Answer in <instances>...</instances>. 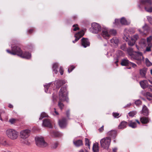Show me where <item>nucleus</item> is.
Instances as JSON below:
<instances>
[{"mask_svg":"<svg viewBox=\"0 0 152 152\" xmlns=\"http://www.w3.org/2000/svg\"><path fill=\"white\" fill-rule=\"evenodd\" d=\"M146 73V71L145 69H141L140 71V75L142 77H144Z\"/></svg>","mask_w":152,"mask_h":152,"instance_id":"nucleus-38","label":"nucleus"},{"mask_svg":"<svg viewBox=\"0 0 152 152\" xmlns=\"http://www.w3.org/2000/svg\"><path fill=\"white\" fill-rule=\"evenodd\" d=\"M101 35L104 38L106 39H108L110 36L109 30L107 28L102 29Z\"/></svg>","mask_w":152,"mask_h":152,"instance_id":"nucleus-11","label":"nucleus"},{"mask_svg":"<svg viewBox=\"0 0 152 152\" xmlns=\"http://www.w3.org/2000/svg\"><path fill=\"white\" fill-rule=\"evenodd\" d=\"M30 132L31 131L29 129H26L22 130L20 132V137L22 139H26L30 135Z\"/></svg>","mask_w":152,"mask_h":152,"instance_id":"nucleus-9","label":"nucleus"},{"mask_svg":"<svg viewBox=\"0 0 152 152\" xmlns=\"http://www.w3.org/2000/svg\"><path fill=\"white\" fill-rule=\"evenodd\" d=\"M33 31H34V29H32V28H31V29H30L28 31V33L29 34H31V33H32L33 32Z\"/></svg>","mask_w":152,"mask_h":152,"instance_id":"nucleus-57","label":"nucleus"},{"mask_svg":"<svg viewBox=\"0 0 152 152\" xmlns=\"http://www.w3.org/2000/svg\"><path fill=\"white\" fill-rule=\"evenodd\" d=\"M6 134L7 136L12 140L17 139L19 134L17 131L12 129H7L6 131Z\"/></svg>","mask_w":152,"mask_h":152,"instance_id":"nucleus-3","label":"nucleus"},{"mask_svg":"<svg viewBox=\"0 0 152 152\" xmlns=\"http://www.w3.org/2000/svg\"><path fill=\"white\" fill-rule=\"evenodd\" d=\"M147 42L148 46L147 47L146 50L147 51H151V47L152 46V35L147 38Z\"/></svg>","mask_w":152,"mask_h":152,"instance_id":"nucleus-14","label":"nucleus"},{"mask_svg":"<svg viewBox=\"0 0 152 152\" xmlns=\"http://www.w3.org/2000/svg\"><path fill=\"white\" fill-rule=\"evenodd\" d=\"M144 96L146 97L147 99L149 100H151L152 99V94L149 92H146Z\"/></svg>","mask_w":152,"mask_h":152,"instance_id":"nucleus-33","label":"nucleus"},{"mask_svg":"<svg viewBox=\"0 0 152 152\" xmlns=\"http://www.w3.org/2000/svg\"><path fill=\"white\" fill-rule=\"evenodd\" d=\"M118 59H117V60L115 62V64H116V66H118Z\"/></svg>","mask_w":152,"mask_h":152,"instance_id":"nucleus-62","label":"nucleus"},{"mask_svg":"<svg viewBox=\"0 0 152 152\" xmlns=\"http://www.w3.org/2000/svg\"><path fill=\"white\" fill-rule=\"evenodd\" d=\"M150 30V27L146 24H145L142 28V30L140 29H138L139 31L140 34L142 35H145Z\"/></svg>","mask_w":152,"mask_h":152,"instance_id":"nucleus-10","label":"nucleus"},{"mask_svg":"<svg viewBox=\"0 0 152 152\" xmlns=\"http://www.w3.org/2000/svg\"><path fill=\"white\" fill-rule=\"evenodd\" d=\"M141 41L142 42H143L144 45H145V42H146L145 40L144 39H142L141 40Z\"/></svg>","mask_w":152,"mask_h":152,"instance_id":"nucleus-59","label":"nucleus"},{"mask_svg":"<svg viewBox=\"0 0 152 152\" xmlns=\"http://www.w3.org/2000/svg\"><path fill=\"white\" fill-rule=\"evenodd\" d=\"M149 22L151 24H152V20H148Z\"/></svg>","mask_w":152,"mask_h":152,"instance_id":"nucleus-64","label":"nucleus"},{"mask_svg":"<svg viewBox=\"0 0 152 152\" xmlns=\"http://www.w3.org/2000/svg\"><path fill=\"white\" fill-rule=\"evenodd\" d=\"M58 145V143L56 142L52 145V147L53 148H56L57 147Z\"/></svg>","mask_w":152,"mask_h":152,"instance_id":"nucleus-53","label":"nucleus"},{"mask_svg":"<svg viewBox=\"0 0 152 152\" xmlns=\"http://www.w3.org/2000/svg\"><path fill=\"white\" fill-rule=\"evenodd\" d=\"M120 22L123 25H128L130 23L128 21L126 20H115V23L116 25H117V23Z\"/></svg>","mask_w":152,"mask_h":152,"instance_id":"nucleus-21","label":"nucleus"},{"mask_svg":"<svg viewBox=\"0 0 152 152\" xmlns=\"http://www.w3.org/2000/svg\"><path fill=\"white\" fill-rule=\"evenodd\" d=\"M128 30L129 31V32L131 34H133L134 32V29L132 28H130Z\"/></svg>","mask_w":152,"mask_h":152,"instance_id":"nucleus-56","label":"nucleus"},{"mask_svg":"<svg viewBox=\"0 0 152 152\" xmlns=\"http://www.w3.org/2000/svg\"><path fill=\"white\" fill-rule=\"evenodd\" d=\"M113 116L116 118H118L120 116L119 113H113Z\"/></svg>","mask_w":152,"mask_h":152,"instance_id":"nucleus-47","label":"nucleus"},{"mask_svg":"<svg viewBox=\"0 0 152 152\" xmlns=\"http://www.w3.org/2000/svg\"><path fill=\"white\" fill-rule=\"evenodd\" d=\"M129 65L131 66L134 68H136L137 66V65L131 62H130Z\"/></svg>","mask_w":152,"mask_h":152,"instance_id":"nucleus-52","label":"nucleus"},{"mask_svg":"<svg viewBox=\"0 0 152 152\" xmlns=\"http://www.w3.org/2000/svg\"><path fill=\"white\" fill-rule=\"evenodd\" d=\"M93 152H99V146L97 144L95 143L94 144L93 147Z\"/></svg>","mask_w":152,"mask_h":152,"instance_id":"nucleus-35","label":"nucleus"},{"mask_svg":"<svg viewBox=\"0 0 152 152\" xmlns=\"http://www.w3.org/2000/svg\"><path fill=\"white\" fill-rule=\"evenodd\" d=\"M51 83H49L44 86L45 88V91L47 93L48 91V89L50 86Z\"/></svg>","mask_w":152,"mask_h":152,"instance_id":"nucleus-40","label":"nucleus"},{"mask_svg":"<svg viewBox=\"0 0 152 152\" xmlns=\"http://www.w3.org/2000/svg\"><path fill=\"white\" fill-rule=\"evenodd\" d=\"M142 112L144 115H148V111L147 107L145 106H143Z\"/></svg>","mask_w":152,"mask_h":152,"instance_id":"nucleus-27","label":"nucleus"},{"mask_svg":"<svg viewBox=\"0 0 152 152\" xmlns=\"http://www.w3.org/2000/svg\"><path fill=\"white\" fill-rule=\"evenodd\" d=\"M117 149L116 148H114L113 149V152H116Z\"/></svg>","mask_w":152,"mask_h":152,"instance_id":"nucleus-63","label":"nucleus"},{"mask_svg":"<svg viewBox=\"0 0 152 152\" xmlns=\"http://www.w3.org/2000/svg\"><path fill=\"white\" fill-rule=\"evenodd\" d=\"M100 132H102L104 130V126H102L101 127L99 128L98 129Z\"/></svg>","mask_w":152,"mask_h":152,"instance_id":"nucleus-55","label":"nucleus"},{"mask_svg":"<svg viewBox=\"0 0 152 152\" xmlns=\"http://www.w3.org/2000/svg\"><path fill=\"white\" fill-rule=\"evenodd\" d=\"M36 145L38 147H44L47 145V144L45 141L42 137H37L35 138Z\"/></svg>","mask_w":152,"mask_h":152,"instance_id":"nucleus-8","label":"nucleus"},{"mask_svg":"<svg viewBox=\"0 0 152 152\" xmlns=\"http://www.w3.org/2000/svg\"><path fill=\"white\" fill-rule=\"evenodd\" d=\"M152 1L151 0H141L140 1L139 7L141 9L142 5H143L145 10L147 12H152Z\"/></svg>","mask_w":152,"mask_h":152,"instance_id":"nucleus-2","label":"nucleus"},{"mask_svg":"<svg viewBox=\"0 0 152 152\" xmlns=\"http://www.w3.org/2000/svg\"><path fill=\"white\" fill-rule=\"evenodd\" d=\"M139 38V36L137 34H135L131 37L132 42L131 43L130 42L129 43V45L132 46L134 45L136 41Z\"/></svg>","mask_w":152,"mask_h":152,"instance_id":"nucleus-20","label":"nucleus"},{"mask_svg":"<svg viewBox=\"0 0 152 152\" xmlns=\"http://www.w3.org/2000/svg\"><path fill=\"white\" fill-rule=\"evenodd\" d=\"M75 68V66L73 65L70 66L68 69V72L70 73Z\"/></svg>","mask_w":152,"mask_h":152,"instance_id":"nucleus-45","label":"nucleus"},{"mask_svg":"<svg viewBox=\"0 0 152 152\" xmlns=\"http://www.w3.org/2000/svg\"><path fill=\"white\" fill-rule=\"evenodd\" d=\"M42 126L44 127L52 128V125L50 121L48 119H44L43 122Z\"/></svg>","mask_w":152,"mask_h":152,"instance_id":"nucleus-18","label":"nucleus"},{"mask_svg":"<svg viewBox=\"0 0 152 152\" xmlns=\"http://www.w3.org/2000/svg\"><path fill=\"white\" fill-rule=\"evenodd\" d=\"M127 52L129 56V58L131 56V55L134 53L133 49L131 48H129L127 49Z\"/></svg>","mask_w":152,"mask_h":152,"instance_id":"nucleus-36","label":"nucleus"},{"mask_svg":"<svg viewBox=\"0 0 152 152\" xmlns=\"http://www.w3.org/2000/svg\"><path fill=\"white\" fill-rule=\"evenodd\" d=\"M58 63H55L53 64V71L55 74H57L58 72V70L57 69L58 68Z\"/></svg>","mask_w":152,"mask_h":152,"instance_id":"nucleus-28","label":"nucleus"},{"mask_svg":"<svg viewBox=\"0 0 152 152\" xmlns=\"http://www.w3.org/2000/svg\"><path fill=\"white\" fill-rule=\"evenodd\" d=\"M90 31L94 34H97L101 30V26L100 25L96 23H93L91 24V27L90 29Z\"/></svg>","mask_w":152,"mask_h":152,"instance_id":"nucleus-7","label":"nucleus"},{"mask_svg":"<svg viewBox=\"0 0 152 152\" xmlns=\"http://www.w3.org/2000/svg\"><path fill=\"white\" fill-rule=\"evenodd\" d=\"M84 34V32L83 31H81L76 34L75 35V39L74 41H73V43H75L76 42H77L81 37L83 36Z\"/></svg>","mask_w":152,"mask_h":152,"instance_id":"nucleus-12","label":"nucleus"},{"mask_svg":"<svg viewBox=\"0 0 152 152\" xmlns=\"http://www.w3.org/2000/svg\"><path fill=\"white\" fill-rule=\"evenodd\" d=\"M58 124L59 126L61 128L65 127L66 125V118H63L59 120Z\"/></svg>","mask_w":152,"mask_h":152,"instance_id":"nucleus-16","label":"nucleus"},{"mask_svg":"<svg viewBox=\"0 0 152 152\" xmlns=\"http://www.w3.org/2000/svg\"><path fill=\"white\" fill-rule=\"evenodd\" d=\"M124 36L123 37V39L126 41H128L130 38V32L129 30L125 29L124 32Z\"/></svg>","mask_w":152,"mask_h":152,"instance_id":"nucleus-17","label":"nucleus"},{"mask_svg":"<svg viewBox=\"0 0 152 152\" xmlns=\"http://www.w3.org/2000/svg\"><path fill=\"white\" fill-rule=\"evenodd\" d=\"M20 57L22 58L29 59L31 57V54L28 52L22 51L21 53V56H20Z\"/></svg>","mask_w":152,"mask_h":152,"instance_id":"nucleus-15","label":"nucleus"},{"mask_svg":"<svg viewBox=\"0 0 152 152\" xmlns=\"http://www.w3.org/2000/svg\"><path fill=\"white\" fill-rule=\"evenodd\" d=\"M19 121L18 119L12 118L9 120V122L11 124H13Z\"/></svg>","mask_w":152,"mask_h":152,"instance_id":"nucleus-37","label":"nucleus"},{"mask_svg":"<svg viewBox=\"0 0 152 152\" xmlns=\"http://www.w3.org/2000/svg\"><path fill=\"white\" fill-rule=\"evenodd\" d=\"M128 125L129 126L133 128H135L137 127L136 123L135 122H133L132 121H129Z\"/></svg>","mask_w":152,"mask_h":152,"instance_id":"nucleus-32","label":"nucleus"},{"mask_svg":"<svg viewBox=\"0 0 152 152\" xmlns=\"http://www.w3.org/2000/svg\"><path fill=\"white\" fill-rule=\"evenodd\" d=\"M111 139L110 137H107L102 139L100 141L101 147L104 149H107L110 145Z\"/></svg>","mask_w":152,"mask_h":152,"instance_id":"nucleus-6","label":"nucleus"},{"mask_svg":"<svg viewBox=\"0 0 152 152\" xmlns=\"http://www.w3.org/2000/svg\"><path fill=\"white\" fill-rule=\"evenodd\" d=\"M73 143L76 147H79L83 145V141L81 140L74 139L73 141Z\"/></svg>","mask_w":152,"mask_h":152,"instance_id":"nucleus-23","label":"nucleus"},{"mask_svg":"<svg viewBox=\"0 0 152 152\" xmlns=\"http://www.w3.org/2000/svg\"><path fill=\"white\" fill-rule=\"evenodd\" d=\"M66 114L67 117H69V110H68L66 112Z\"/></svg>","mask_w":152,"mask_h":152,"instance_id":"nucleus-58","label":"nucleus"},{"mask_svg":"<svg viewBox=\"0 0 152 152\" xmlns=\"http://www.w3.org/2000/svg\"><path fill=\"white\" fill-rule=\"evenodd\" d=\"M68 95V92L67 91L66 86L62 87L59 92V101L58 104V107L61 110H62L64 107V104L61 102L65 101L66 102H68V98L67 97Z\"/></svg>","mask_w":152,"mask_h":152,"instance_id":"nucleus-1","label":"nucleus"},{"mask_svg":"<svg viewBox=\"0 0 152 152\" xmlns=\"http://www.w3.org/2000/svg\"><path fill=\"white\" fill-rule=\"evenodd\" d=\"M139 38V36L137 34H135L131 37L132 42L131 43L130 42L129 43V45L132 46L134 45L136 41Z\"/></svg>","mask_w":152,"mask_h":152,"instance_id":"nucleus-19","label":"nucleus"},{"mask_svg":"<svg viewBox=\"0 0 152 152\" xmlns=\"http://www.w3.org/2000/svg\"><path fill=\"white\" fill-rule=\"evenodd\" d=\"M6 51L9 53L13 55H16L19 56H21L22 52L20 47L17 45L12 46V51L9 50H7Z\"/></svg>","mask_w":152,"mask_h":152,"instance_id":"nucleus-4","label":"nucleus"},{"mask_svg":"<svg viewBox=\"0 0 152 152\" xmlns=\"http://www.w3.org/2000/svg\"><path fill=\"white\" fill-rule=\"evenodd\" d=\"M110 43L111 45L116 47L118 45L119 42L118 39L116 37H113L110 40Z\"/></svg>","mask_w":152,"mask_h":152,"instance_id":"nucleus-24","label":"nucleus"},{"mask_svg":"<svg viewBox=\"0 0 152 152\" xmlns=\"http://www.w3.org/2000/svg\"><path fill=\"white\" fill-rule=\"evenodd\" d=\"M140 121L143 124H146L149 122V119L146 117H142L140 118Z\"/></svg>","mask_w":152,"mask_h":152,"instance_id":"nucleus-30","label":"nucleus"},{"mask_svg":"<svg viewBox=\"0 0 152 152\" xmlns=\"http://www.w3.org/2000/svg\"><path fill=\"white\" fill-rule=\"evenodd\" d=\"M51 113L54 115H58L59 114L58 113L57 111H56L55 108L54 109V110L53 111H51Z\"/></svg>","mask_w":152,"mask_h":152,"instance_id":"nucleus-44","label":"nucleus"},{"mask_svg":"<svg viewBox=\"0 0 152 152\" xmlns=\"http://www.w3.org/2000/svg\"><path fill=\"white\" fill-rule=\"evenodd\" d=\"M127 124V122L126 121H121L118 126V129H123L125 128L126 127Z\"/></svg>","mask_w":152,"mask_h":152,"instance_id":"nucleus-25","label":"nucleus"},{"mask_svg":"<svg viewBox=\"0 0 152 152\" xmlns=\"http://www.w3.org/2000/svg\"><path fill=\"white\" fill-rule=\"evenodd\" d=\"M8 107L10 108H13V105L10 104H9L8 105Z\"/></svg>","mask_w":152,"mask_h":152,"instance_id":"nucleus-60","label":"nucleus"},{"mask_svg":"<svg viewBox=\"0 0 152 152\" xmlns=\"http://www.w3.org/2000/svg\"><path fill=\"white\" fill-rule=\"evenodd\" d=\"M81 45L84 48H86L90 46V43L88 39L83 38L81 39Z\"/></svg>","mask_w":152,"mask_h":152,"instance_id":"nucleus-13","label":"nucleus"},{"mask_svg":"<svg viewBox=\"0 0 152 152\" xmlns=\"http://www.w3.org/2000/svg\"><path fill=\"white\" fill-rule=\"evenodd\" d=\"M48 116L47 114L46 113L44 112L42 113L41 114L39 119L40 120H42L43 118L47 117Z\"/></svg>","mask_w":152,"mask_h":152,"instance_id":"nucleus-39","label":"nucleus"},{"mask_svg":"<svg viewBox=\"0 0 152 152\" xmlns=\"http://www.w3.org/2000/svg\"><path fill=\"white\" fill-rule=\"evenodd\" d=\"M137 113L135 111H132L129 113V116L133 117Z\"/></svg>","mask_w":152,"mask_h":152,"instance_id":"nucleus-41","label":"nucleus"},{"mask_svg":"<svg viewBox=\"0 0 152 152\" xmlns=\"http://www.w3.org/2000/svg\"><path fill=\"white\" fill-rule=\"evenodd\" d=\"M140 84L141 87L143 89L147 87L148 85V81L146 80L140 81Z\"/></svg>","mask_w":152,"mask_h":152,"instance_id":"nucleus-22","label":"nucleus"},{"mask_svg":"<svg viewBox=\"0 0 152 152\" xmlns=\"http://www.w3.org/2000/svg\"><path fill=\"white\" fill-rule=\"evenodd\" d=\"M73 27H74L73 30L75 31H76L79 29V28L77 27V24H75L73 25Z\"/></svg>","mask_w":152,"mask_h":152,"instance_id":"nucleus-51","label":"nucleus"},{"mask_svg":"<svg viewBox=\"0 0 152 152\" xmlns=\"http://www.w3.org/2000/svg\"><path fill=\"white\" fill-rule=\"evenodd\" d=\"M141 103H142L141 101L140 100H137L135 102V104L137 106L140 105L141 104Z\"/></svg>","mask_w":152,"mask_h":152,"instance_id":"nucleus-50","label":"nucleus"},{"mask_svg":"<svg viewBox=\"0 0 152 152\" xmlns=\"http://www.w3.org/2000/svg\"><path fill=\"white\" fill-rule=\"evenodd\" d=\"M51 136L53 137H60L62 135V134L58 132L53 131L50 132Z\"/></svg>","mask_w":152,"mask_h":152,"instance_id":"nucleus-26","label":"nucleus"},{"mask_svg":"<svg viewBox=\"0 0 152 152\" xmlns=\"http://www.w3.org/2000/svg\"><path fill=\"white\" fill-rule=\"evenodd\" d=\"M59 72L61 75H63L64 73V69L63 67L61 66L60 67Z\"/></svg>","mask_w":152,"mask_h":152,"instance_id":"nucleus-49","label":"nucleus"},{"mask_svg":"<svg viewBox=\"0 0 152 152\" xmlns=\"http://www.w3.org/2000/svg\"><path fill=\"white\" fill-rule=\"evenodd\" d=\"M130 105H131L130 103L128 104L126 106L124 107L125 108V107H129V106H130Z\"/></svg>","mask_w":152,"mask_h":152,"instance_id":"nucleus-61","label":"nucleus"},{"mask_svg":"<svg viewBox=\"0 0 152 152\" xmlns=\"http://www.w3.org/2000/svg\"><path fill=\"white\" fill-rule=\"evenodd\" d=\"M145 63L147 66H150L152 65V63L147 58L145 59Z\"/></svg>","mask_w":152,"mask_h":152,"instance_id":"nucleus-43","label":"nucleus"},{"mask_svg":"<svg viewBox=\"0 0 152 152\" xmlns=\"http://www.w3.org/2000/svg\"><path fill=\"white\" fill-rule=\"evenodd\" d=\"M65 82L64 81L61 80H57L56 82L57 87H60L62 85L65 84Z\"/></svg>","mask_w":152,"mask_h":152,"instance_id":"nucleus-29","label":"nucleus"},{"mask_svg":"<svg viewBox=\"0 0 152 152\" xmlns=\"http://www.w3.org/2000/svg\"><path fill=\"white\" fill-rule=\"evenodd\" d=\"M109 32L110 34L115 35L116 33V31L114 29L109 30Z\"/></svg>","mask_w":152,"mask_h":152,"instance_id":"nucleus-42","label":"nucleus"},{"mask_svg":"<svg viewBox=\"0 0 152 152\" xmlns=\"http://www.w3.org/2000/svg\"><path fill=\"white\" fill-rule=\"evenodd\" d=\"M142 58L143 59V57L142 56V53L140 52H135L130 57V58L132 60H136L137 61V63L138 65L141 64L142 62Z\"/></svg>","mask_w":152,"mask_h":152,"instance_id":"nucleus-5","label":"nucleus"},{"mask_svg":"<svg viewBox=\"0 0 152 152\" xmlns=\"http://www.w3.org/2000/svg\"><path fill=\"white\" fill-rule=\"evenodd\" d=\"M1 144L5 146H9L10 145V143L9 141L7 140H4L1 142Z\"/></svg>","mask_w":152,"mask_h":152,"instance_id":"nucleus-34","label":"nucleus"},{"mask_svg":"<svg viewBox=\"0 0 152 152\" xmlns=\"http://www.w3.org/2000/svg\"><path fill=\"white\" fill-rule=\"evenodd\" d=\"M121 48L122 50L125 51L126 50V45L125 44H123L121 46Z\"/></svg>","mask_w":152,"mask_h":152,"instance_id":"nucleus-48","label":"nucleus"},{"mask_svg":"<svg viewBox=\"0 0 152 152\" xmlns=\"http://www.w3.org/2000/svg\"><path fill=\"white\" fill-rule=\"evenodd\" d=\"M85 141L86 142L85 145H86L88 146L89 147L90 146V143L89 142V140L88 138H85Z\"/></svg>","mask_w":152,"mask_h":152,"instance_id":"nucleus-46","label":"nucleus"},{"mask_svg":"<svg viewBox=\"0 0 152 152\" xmlns=\"http://www.w3.org/2000/svg\"><path fill=\"white\" fill-rule=\"evenodd\" d=\"M53 101L54 104H55L57 101L56 96H53Z\"/></svg>","mask_w":152,"mask_h":152,"instance_id":"nucleus-54","label":"nucleus"},{"mask_svg":"<svg viewBox=\"0 0 152 152\" xmlns=\"http://www.w3.org/2000/svg\"><path fill=\"white\" fill-rule=\"evenodd\" d=\"M130 61L127 59H124L122 60L121 64L122 66H127L129 65Z\"/></svg>","mask_w":152,"mask_h":152,"instance_id":"nucleus-31","label":"nucleus"}]
</instances>
